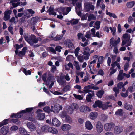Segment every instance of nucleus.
<instances>
[{"label": "nucleus", "mask_w": 135, "mask_h": 135, "mask_svg": "<svg viewBox=\"0 0 135 135\" xmlns=\"http://www.w3.org/2000/svg\"><path fill=\"white\" fill-rule=\"evenodd\" d=\"M23 36L26 41L31 45H33L34 44L37 43L38 42V38H37L34 35H27L25 34Z\"/></svg>", "instance_id": "f257e3e1"}, {"label": "nucleus", "mask_w": 135, "mask_h": 135, "mask_svg": "<svg viewBox=\"0 0 135 135\" xmlns=\"http://www.w3.org/2000/svg\"><path fill=\"white\" fill-rule=\"evenodd\" d=\"M90 49L88 47H86L83 48L82 52L83 54L85 56H84L85 60H87L89 59V57L90 55Z\"/></svg>", "instance_id": "f03ea898"}, {"label": "nucleus", "mask_w": 135, "mask_h": 135, "mask_svg": "<svg viewBox=\"0 0 135 135\" xmlns=\"http://www.w3.org/2000/svg\"><path fill=\"white\" fill-rule=\"evenodd\" d=\"M115 124L112 122L105 123L104 126V129L106 131H110L113 128Z\"/></svg>", "instance_id": "7ed1b4c3"}, {"label": "nucleus", "mask_w": 135, "mask_h": 135, "mask_svg": "<svg viewBox=\"0 0 135 135\" xmlns=\"http://www.w3.org/2000/svg\"><path fill=\"white\" fill-rule=\"evenodd\" d=\"M130 76V75L124 73L122 70H120L117 79L119 81H121L124 78L125 76L127 78H129Z\"/></svg>", "instance_id": "20e7f679"}, {"label": "nucleus", "mask_w": 135, "mask_h": 135, "mask_svg": "<svg viewBox=\"0 0 135 135\" xmlns=\"http://www.w3.org/2000/svg\"><path fill=\"white\" fill-rule=\"evenodd\" d=\"M96 130L97 132L100 134L103 131V127L101 122L100 121L97 122L96 125Z\"/></svg>", "instance_id": "39448f33"}, {"label": "nucleus", "mask_w": 135, "mask_h": 135, "mask_svg": "<svg viewBox=\"0 0 135 135\" xmlns=\"http://www.w3.org/2000/svg\"><path fill=\"white\" fill-rule=\"evenodd\" d=\"M73 41V39L66 40L64 42L65 45L71 49H73L74 48V46L72 43Z\"/></svg>", "instance_id": "423d86ee"}, {"label": "nucleus", "mask_w": 135, "mask_h": 135, "mask_svg": "<svg viewBox=\"0 0 135 135\" xmlns=\"http://www.w3.org/2000/svg\"><path fill=\"white\" fill-rule=\"evenodd\" d=\"M51 108L52 111L55 113H58L60 110H61L62 108V107L61 106H60L58 104L55 105L53 107L52 106H51Z\"/></svg>", "instance_id": "0eeeda50"}, {"label": "nucleus", "mask_w": 135, "mask_h": 135, "mask_svg": "<svg viewBox=\"0 0 135 135\" xmlns=\"http://www.w3.org/2000/svg\"><path fill=\"white\" fill-rule=\"evenodd\" d=\"M120 40L119 38H118L117 40H114V38L113 37H112L110 40V46L112 45V47L115 46L120 42Z\"/></svg>", "instance_id": "6e6552de"}, {"label": "nucleus", "mask_w": 135, "mask_h": 135, "mask_svg": "<svg viewBox=\"0 0 135 135\" xmlns=\"http://www.w3.org/2000/svg\"><path fill=\"white\" fill-rule=\"evenodd\" d=\"M71 8L70 7L65 8L64 7H60L58 10V11H62L64 15L67 14L71 10Z\"/></svg>", "instance_id": "1a4fd4ad"}, {"label": "nucleus", "mask_w": 135, "mask_h": 135, "mask_svg": "<svg viewBox=\"0 0 135 135\" xmlns=\"http://www.w3.org/2000/svg\"><path fill=\"white\" fill-rule=\"evenodd\" d=\"M42 111L41 110L39 109L36 112L37 113V118L39 120H43L45 118V114L43 113L40 112Z\"/></svg>", "instance_id": "9d476101"}, {"label": "nucleus", "mask_w": 135, "mask_h": 135, "mask_svg": "<svg viewBox=\"0 0 135 135\" xmlns=\"http://www.w3.org/2000/svg\"><path fill=\"white\" fill-rule=\"evenodd\" d=\"M64 76H61L58 78L57 79V81L60 85L64 86L66 84V82L64 79Z\"/></svg>", "instance_id": "9b49d317"}, {"label": "nucleus", "mask_w": 135, "mask_h": 135, "mask_svg": "<svg viewBox=\"0 0 135 135\" xmlns=\"http://www.w3.org/2000/svg\"><path fill=\"white\" fill-rule=\"evenodd\" d=\"M123 39L122 42V45H124L126 43L127 41H129L130 38V35L127 33H126L123 35Z\"/></svg>", "instance_id": "f8f14e48"}, {"label": "nucleus", "mask_w": 135, "mask_h": 135, "mask_svg": "<svg viewBox=\"0 0 135 135\" xmlns=\"http://www.w3.org/2000/svg\"><path fill=\"white\" fill-rule=\"evenodd\" d=\"M91 2H86L85 4L86 8L87 11H89L90 10H93L95 8L94 6L92 5Z\"/></svg>", "instance_id": "ddd939ff"}, {"label": "nucleus", "mask_w": 135, "mask_h": 135, "mask_svg": "<svg viewBox=\"0 0 135 135\" xmlns=\"http://www.w3.org/2000/svg\"><path fill=\"white\" fill-rule=\"evenodd\" d=\"M27 126L31 132L36 130V127L35 125L31 122L28 123L27 124Z\"/></svg>", "instance_id": "4468645a"}, {"label": "nucleus", "mask_w": 135, "mask_h": 135, "mask_svg": "<svg viewBox=\"0 0 135 135\" xmlns=\"http://www.w3.org/2000/svg\"><path fill=\"white\" fill-rule=\"evenodd\" d=\"M80 111L82 112L86 113L88 112H90L91 111V109L86 106H82L79 108Z\"/></svg>", "instance_id": "2eb2a0df"}, {"label": "nucleus", "mask_w": 135, "mask_h": 135, "mask_svg": "<svg viewBox=\"0 0 135 135\" xmlns=\"http://www.w3.org/2000/svg\"><path fill=\"white\" fill-rule=\"evenodd\" d=\"M9 128L8 126H4L2 127L1 131L2 134L6 135L9 131Z\"/></svg>", "instance_id": "dca6fc26"}, {"label": "nucleus", "mask_w": 135, "mask_h": 135, "mask_svg": "<svg viewBox=\"0 0 135 135\" xmlns=\"http://www.w3.org/2000/svg\"><path fill=\"white\" fill-rule=\"evenodd\" d=\"M114 130V133L116 134H118L122 132L123 129L122 126H117L115 127Z\"/></svg>", "instance_id": "f3484780"}, {"label": "nucleus", "mask_w": 135, "mask_h": 135, "mask_svg": "<svg viewBox=\"0 0 135 135\" xmlns=\"http://www.w3.org/2000/svg\"><path fill=\"white\" fill-rule=\"evenodd\" d=\"M12 11L11 10H6L4 13V19L5 21L8 20L10 18V15L11 14Z\"/></svg>", "instance_id": "a211bd4d"}, {"label": "nucleus", "mask_w": 135, "mask_h": 135, "mask_svg": "<svg viewBox=\"0 0 135 135\" xmlns=\"http://www.w3.org/2000/svg\"><path fill=\"white\" fill-rule=\"evenodd\" d=\"M78 109V105L76 103L72 104L70 107H69V110H71V111H69V114H71L73 112L74 109Z\"/></svg>", "instance_id": "6ab92c4d"}, {"label": "nucleus", "mask_w": 135, "mask_h": 135, "mask_svg": "<svg viewBox=\"0 0 135 135\" xmlns=\"http://www.w3.org/2000/svg\"><path fill=\"white\" fill-rule=\"evenodd\" d=\"M38 21V19L37 17H33L31 18L30 21H29L30 22H28V23L30 25H35Z\"/></svg>", "instance_id": "aec40b11"}, {"label": "nucleus", "mask_w": 135, "mask_h": 135, "mask_svg": "<svg viewBox=\"0 0 135 135\" xmlns=\"http://www.w3.org/2000/svg\"><path fill=\"white\" fill-rule=\"evenodd\" d=\"M71 128V126L68 124H62L61 127V129L64 131H67L69 130Z\"/></svg>", "instance_id": "412c9836"}, {"label": "nucleus", "mask_w": 135, "mask_h": 135, "mask_svg": "<svg viewBox=\"0 0 135 135\" xmlns=\"http://www.w3.org/2000/svg\"><path fill=\"white\" fill-rule=\"evenodd\" d=\"M60 122L56 118H54L53 119L51 125L58 127L60 125Z\"/></svg>", "instance_id": "4be33fe9"}, {"label": "nucleus", "mask_w": 135, "mask_h": 135, "mask_svg": "<svg viewBox=\"0 0 135 135\" xmlns=\"http://www.w3.org/2000/svg\"><path fill=\"white\" fill-rule=\"evenodd\" d=\"M85 126L86 129L89 131L91 130L93 128L92 124L89 121H87L86 122Z\"/></svg>", "instance_id": "5701e85b"}, {"label": "nucleus", "mask_w": 135, "mask_h": 135, "mask_svg": "<svg viewBox=\"0 0 135 135\" xmlns=\"http://www.w3.org/2000/svg\"><path fill=\"white\" fill-rule=\"evenodd\" d=\"M25 112L26 111L25 110H23L20 111L19 113L12 115L11 117H15L16 118H19L22 115L23 113H25Z\"/></svg>", "instance_id": "b1692460"}, {"label": "nucleus", "mask_w": 135, "mask_h": 135, "mask_svg": "<svg viewBox=\"0 0 135 135\" xmlns=\"http://www.w3.org/2000/svg\"><path fill=\"white\" fill-rule=\"evenodd\" d=\"M98 114L96 112H93L90 113L89 116L90 119L92 120H94L97 118Z\"/></svg>", "instance_id": "393cba45"}, {"label": "nucleus", "mask_w": 135, "mask_h": 135, "mask_svg": "<svg viewBox=\"0 0 135 135\" xmlns=\"http://www.w3.org/2000/svg\"><path fill=\"white\" fill-rule=\"evenodd\" d=\"M102 104L103 103L102 101L98 100L95 102V103L93 105V106L94 108H96L98 107L99 108H101Z\"/></svg>", "instance_id": "a878e982"}, {"label": "nucleus", "mask_w": 135, "mask_h": 135, "mask_svg": "<svg viewBox=\"0 0 135 135\" xmlns=\"http://www.w3.org/2000/svg\"><path fill=\"white\" fill-rule=\"evenodd\" d=\"M20 0H11L10 3L12 4V5L14 7H16L19 6Z\"/></svg>", "instance_id": "bb28decb"}, {"label": "nucleus", "mask_w": 135, "mask_h": 135, "mask_svg": "<svg viewBox=\"0 0 135 135\" xmlns=\"http://www.w3.org/2000/svg\"><path fill=\"white\" fill-rule=\"evenodd\" d=\"M55 80L54 77L51 75L50 73L48 74L47 78V82H52Z\"/></svg>", "instance_id": "cd10ccee"}, {"label": "nucleus", "mask_w": 135, "mask_h": 135, "mask_svg": "<svg viewBox=\"0 0 135 135\" xmlns=\"http://www.w3.org/2000/svg\"><path fill=\"white\" fill-rule=\"evenodd\" d=\"M48 131L49 132L55 134H56L58 133V131L56 129L51 127L48 128Z\"/></svg>", "instance_id": "c85d7f7f"}, {"label": "nucleus", "mask_w": 135, "mask_h": 135, "mask_svg": "<svg viewBox=\"0 0 135 135\" xmlns=\"http://www.w3.org/2000/svg\"><path fill=\"white\" fill-rule=\"evenodd\" d=\"M110 103V102H107L106 103L103 104H102L101 108H102L103 110H105L107 109L108 107L110 106V105H108Z\"/></svg>", "instance_id": "c756f323"}, {"label": "nucleus", "mask_w": 135, "mask_h": 135, "mask_svg": "<svg viewBox=\"0 0 135 135\" xmlns=\"http://www.w3.org/2000/svg\"><path fill=\"white\" fill-rule=\"evenodd\" d=\"M27 49V47H25L23 48L22 51L19 52L18 54V55L20 57L22 56L25 55L26 52V51Z\"/></svg>", "instance_id": "7c9ffc66"}, {"label": "nucleus", "mask_w": 135, "mask_h": 135, "mask_svg": "<svg viewBox=\"0 0 135 135\" xmlns=\"http://www.w3.org/2000/svg\"><path fill=\"white\" fill-rule=\"evenodd\" d=\"M85 89L83 90V91L85 93H89L91 92V91L90 89L91 88V86L90 85H88L85 87L84 88Z\"/></svg>", "instance_id": "2f4dec72"}, {"label": "nucleus", "mask_w": 135, "mask_h": 135, "mask_svg": "<svg viewBox=\"0 0 135 135\" xmlns=\"http://www.w3.org/2000/svg\"><path fill=\"white\" fill-rule=\"evenodd\" d=\"M104 91L102 90L98 91L96 94L97 96L99 98H101L104 93Z\"/></svg>", "instance_id": "473e14b6"}, {"label": "nucleus", "mask_w": 135, "mask_h": 135, "mask_svg": "<svg viewBox=\"0 0 135 135\" xmlns=\"http://www.w3.org/2000/svg\"><path fill=\"white\" fill-rule=\"evenodd\" d=\"M113 90L115 93L114 95L115 97H117V95L119 94V89L116 87H114L113 88Z\"/></svg>", "instance_id": "72a5a7b5"}, {"label": "nucleus", "mask_w": 135, "mask_h": 135, "mask_svg": "<svg viewBox=\"0 0 135 135\" xmlns=\"http://www.w3.org/2000/svg\"><path fill=\"white\" fill-rule=\"evenodd\" d=\"M19 131L21 135H26L27 133L26 131L22 128H19Z\"/></svg>", "instance_id": "f704fd0d"}, {"label": "nucleus", "mask_w": 135, "mask_h": 135, "mask_svg": "<svg viewBox=\"0 0 135 135\" xmlns=\"http://www.w3.org/2000/svg\"><path fill=\"white\" fill-rule=\"evenodd\" d=\"M124 107L126 109L130 111H131L133 109L132 106L128 104H126L124 105Z\"/></svg>", "instance_id": "c9c22d12"}, {"label": "nucleus", "mask_w": 135, "mask_h": 135, "mask_svg": "<svg viewBox=\"0 0 135 135\" xmlns=\"http://www.w3.org/2000/svg\"><path fill=\"white\" fill-rule=\"evenodd\" d=\"M106 13L107 15H109L110 17H112L114 18H117V16L115 14L108 12L107 10H106Z\"/></svg>", "instance_id": "e433bc0d"}, {"label": "nucleus", "mask_w": 135, "mask_h": 135, "mask_svg": "<svg viewBox=\"0 0 135 135\" xmlns=\"http://www.w3.org/2000/svg\"><path fill=\"white\" fill-rule=\"evenodd\" d=\"M99 118L101 120L104 121L107 119L108 117L107 115L102 114L99 116Z\"/></svg>", "instance_id": "4c0bfd02"}, {"label": "nucleus", "mask_w": 135, "mask_h": 135, "mask_svg": "<svg viewBox=\"0 0 135 135\" xmlns=\"http://www.w3.org/2000/svg\"><path fill=\"white\" fill-rule=\"evenodd\" d=\"M123 113V111L122 109H119L117 110L115 113V114L117 115H122Z\"/></svg>", "instance_id": "58836bf2"}, {"label": "nucleus", "mask_w": 135, "mask_h": 135, "mask_svg": "<svg viewBox=\"0 0 135 135\" xmlns=\"http://www.w3.org/2000/svg\"><path fill=\"white\" fill-rule=\"evenodd\" d=\"M66 122L70 124H71L72 122V118L69 116H67L65 118Z\"/></svg>", "instance_id": "ea45409f"}, {"label": "nucleus", "mask_w": 135, "mask_h": 135, "mask_svg": "<svg viewBox=\"0 0 135 135\" xmlns=\"http://www.w3.org/2000/svg\"><path fill=\"white\" fill-rule=\"evenodd\" d=\"M48 11L49 14L50 15H56V12L54 11L52 8L50 7L48 10Z\"/></svg>", "instance_id": "a19ab883"}, {"label": "nucleus", "mask_w": 135, "mask_h": 135, "mask_svg": "<svg viewBox=\"0 0 135 135\" xmlns=\"http://www.w3.org/2000/svg\"><path fill=\"white\" fill-rule=\"evenodd\" d=\"M100 22L99 21H97L95 23V26H94L93 27L96 28L97 29H99L100 28Z\"/></svg>", "instance_id": "79ce46f5"}, {"label": "nucleus", "mask_w": 135, "mask_h": 135, "mask_svg": "<svg viewBox=\"0 0 135 135\" xmlns=\"http://www.w3.org/2000/svg\"><path fill=\"white\" fill-rule=\"evenodd\" d=\"M96 19V16L93 14H90L88 16V20L90 21L91 20H95Z\"/></svg>", "instance_id": "37998d69"}, {"label": "nucleus", "mask_w": 135, "mask_h": 135, "mask_svg": "<svg viewBox=\"0 0 135 135\" xmlns=\"http://www.w3.org/2000/svg\"><path fill=\"white\" fill-rule=\"evenodd\" d=\"M79 20L77 19H73L70 21V22L72 25H75L78 23L79 22Z\"/></svg>", "instance_id": "c03bdc74"}, {"label": "nucleus", "mask_w": 135, "mask_h": 135, "mask_svg": "<svg viewBox=\"0 0 135 135\" xmlns=\"http://www.w3.org/2000/svg\"><path fill=\"white\" fill-rule=\"evenodd\" d=\"M134 2L133 1L128 2L126 4L127 7L128 8H132L134 4Z\"/></svg>", "instance_id": "a18cd8bd"}, {"label": "nucleus", "mask_w": 135, "mask_h": 135, "mask_svg": "<svg viewBox=\"0 0 135 135\" xmlns=\"http://www.w3.org/2000/svg\"><path fill=\"white\" fill-rule=\"evenodd\" d=\"M77 59L80 62H83L84 60L85 59L84 56H79L77 57Z\"/></svg>", "instance_id": "49530a36"}, {"label": "nucleus", "mask_w": 135, "mask_h": 135, "mask_svg": "<svg viewBox=\"0 0 135 135\" xmlns=\"http://www.w3.org/2000/svg\"><path fill=\"white\" fill-rule=\"evenodd\" d=\"M92 97V95L91 94L89 93L87 96L86 98V100L88 102H91V98Z\"/></svg>", "instance_id": "de8ad7c7"}, {"label": "nucleus", "mask_w": 135, "mask_h": 135, "mask_svg": "<svg viewBox=\"0 0 135 135\" xmlns=\"http://www.w3.org/2000/svg\"><path fill=\"white\" fill-rule=\"evenodd\" d=\"M62 35H57L56 37H54L53 39L55 41L59 40L62 38Z\"/></svg>", "instance_id": "09e8293b"}, {"label": "nucleus", "mask_w": 135, "mask_h": 135, "mask_svg": "<svg viewBox=\"0 0 135 135\" xmlns=\"http://www.w3.org/2000/svg\"><path fill=\"white\" fill-rule=\"evenodd\" d=\"M117 86L119 89H120L124 87L123 83L122 82H119L117 84Z\"/></svg>", "instance_id": "8fccbe9b"}, {"label": "nucleus", "mask_w": 135, "mask_h": 135, "mask_svg": "<svg viewBox=\"0 0 135 135\" xmlns=\"http://www.w3.org/2000/svg\"><path fill=\"white\" fill-rule=\"evenodd\" d=\"M48 126L46 125H45L41 127V130L42 132H46L47 130L48 129Z\"/></svg>", "instance_id": "3c124183"}, {"label": "nucleus", "mask_w": 135, "mask_h": 135, "mask_svg": "<svg viewBox=\"0 0 135 135\" xmlns=\"http://www.w3.org/2000/svg\"><path fill=\"white\" fill-rule=\"evenodd\" d=\"M109 28L111 31V33H112V34L113 35H115V32L116 30V28L114 27H113V28L110 27Z\"/></svg>", "instance_id": "603ef678"}, {"label": "nucleus", "mask_w": 135, "mask_h": 135, "mask_svg": "<svg viewBox=\"0 0 135 135\" xmlns=\"http://www.w3.org/2000/svg\"><path fill=\"white\" fill-rule=\"evenodd\" d=\"M43 110L45 112L49 113L50 111V109L49 107L46 106L43 108Z\"/></svg>", "instance_id": "864d4df0"}, {"label": "nucleus", "mask_w": 135, "mask_h": 135, "mask_svg": "<svg viewBox=\"0 0 135 135\" xmlns=\"http://www.w3.org/2000/svg\"><path fill=\"white\" fill-rule=\"evenodd\" d=\"M73 95L76 98L78 99L79 100H82L83 99V97L80 95H77L75 94H73Z\"/></svg>", "instance_id": "5fc2aeb1"}, {"label": "nucleus", "mask_w": 135, "mask_h": 135, "mask_svg": "<svg viewBox=\"0 0 135 135\" xmlns=\"http://www.w3.org/2000/svg\"><path fill=\"white\" fill-rule=\"evenodd\" d=\"M114 67H112L110 68V69L111 70V71L110 72V75L113 74L115 73L116 72L117 70L116 69H114Z\"/></svg>", "instance_id": "6e6d98bb"}, {"label": "nucleus", "mask_w": 135, "mask_h": 135, "mask_svg": "<svg viewBox=\"0 0 135 135\" xmlns=\"http://www.w3.org/2000/svg\"><path fill=\"white\" fill-rule=\"evenodd\" d=\"M83 36V35L81 33H79L77 34V39L78 40L81 39Z\"/></svg>", "instance_id": "4d7b16f0"}, {"label": "nucleus", "mask_w": 135, "mask_h": 135, "mask_svg": "<svg viewBox=\"0 0 135 135\" xmlns=\"http://www.w3.org/2000/svg\"><path fill=\"white\" fill-rule=\"evenodd\" d=\"M18 129V127L16 126H13L10 128L11 131H13L17 130Z\"/></svg>", "instance_id": "13d9d810"}, {"label": "nucleus", "mask_w": 135, "mask_h": 135, "mask_svg": "<svg viewBox=\"0 0 135 135\" xmlns=\"http://www.w3.org/2000/svg\"><path fill=\"white\" fill-rule=\"evenodd\" d=\"M80 50V48L79 47H78L75 49V51L74 52V53L76 56L77 57L78 56L79 51Z\"/></svg>", "instance_id": "bf43d9fd"}, {"label": "nucleus", "mask_w": 135, "mask_h": 135, "mask_svg": "<svg viewBox=\"0 0 135 135\" xmlns=\"http://www.w3.org/2000/svg\"><path fill=\"white\" fill-rule=\"evenodd\" d=\"M104 57L103 56H100L99 57L98 59V62L100 63H102L103 62Z\"/></svg>", "instance_id": "052dcab7"}, {"label": "nucleus", "mask_w": 135, "mask_h": 135, "mask_svg": "<svg viewBox=\"0 0 135 135\" xmlns=\"http://www.w3.org/2000/svg\"><path fill=\"white\" fill-rule=\"evenodd\" d=\"M47 75H46V73L45 74H43L42 75V80H43L45 82H47Z\"/></svg>", "instance_id": "680f3d73"}, {"label": "nucleus", "mask_w": 135, "mask_h": 135, "mask_svg": "<svg viewBox=\"0 0 135 135\" xmlns=\"http://www.w3.org/2000/svg\"><path fill=\"white\" fill-rule=\"evenodd\" d=\"M62 49V48L60 46H57L55 48V51L60 52L61 49Z\"/></svg>", "instance_id": "e2e57ef3"}, {"label": "nucleus", "mask_w": 135, "mask_h": 135, "mask_svg": "<svg viewBox=\"0 0 135 135\" xmlns=\"http://www.w3.org/2000/svg\"><path fill=\"white\" fill-rule=\"evenodd\" d=\"M33 109V108H27L25 110L26 111L25 113L27 112H32Z\"/></svg>", "instance_id": "0e129e2a"}, {"label": "nucleus", "mask_w": 135, "mask_h": 135, "mask_svg": "<svg viewBox=\"0 0 135 135\" xmlns=\"http://www.w3.org/2000/svg\"><path fill=\"white\" fill-rule=\"evenodd\" d=\"M134 86L130 87H129L128 89L126 90V91H127V93H128V91H129L131 93H132L133 91V90L134 89Z\"/></svg>", "instance_id": "69168bd1"}, {"label": "nucleus", "mask_w": 135, "mask_h": 135, "mask_svg": "<svg viewBox=\"0 0 135 135\" xmlns=\"http://www.w3.org/2000/svg\"><path fill=\"white\" fill-rule=\"evenodd\" d=\"M129 66V62H126L124 66V70L126 71L127 70Z\"/></svg>", "instance_id": "338daca9"}, {"label": "nucleus", "mask_w": 135, "mask_h": 135, "mask_svg": "<svg viewBox=\"0 0 135 135\" xmlns=\"http://www.w3.org/2000/svg\"><path fill=\"white\" fill-rule=\"evenodd\" d=\"M23 71L24 73L26 75L30 74H31V72L30 70H28L27 71L26 69H24Z\"/></svg>", "instance_id": "774afa93"}]
</instances>
